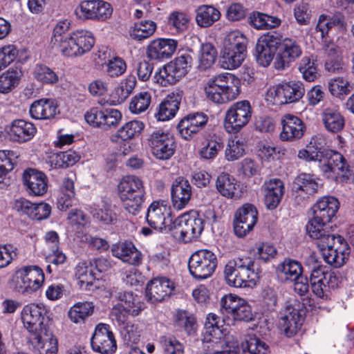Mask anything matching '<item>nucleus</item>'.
<instances>
[{"label":"nucleus","mask_w":354,"mask_h":354,"mask_svg":"<svg viewBox=\"0 0 354 354\" xmlns=\"http://www.w3.org/2000/svg\"><path fill=\"white\" fill-rule=\"evenodd\" d=\"M327 227L319 229L317 237L310 236L317 240V248L328 264L337 268L346 263L351 252V248L341 235L330 234Z\"/></svg>","instance_id":"f257e3e1"},{"label":"nucleus","mask_w":354,"mask_h":354,"mask_svg":"<svg viewBox=\"0 0 354 354\" xmlns=\"http://www.w3.org/2000/svg\"><path fill=\"white\" fill-rule=\"evenodd\" d=\"M227 283L235 288H253L260 279V272L254 268V261L250 257L230 260L224 268Z\"/></svg>","instance_id":"f03ea898"},{"label":"nucleus","mask_w":354,"mask_h":354,"mask_svg":"<svg viewBox=\"0 0 354 354\" xmlns=\"http://www.w3.org/2000/svg\"><path fill=\"white\" fill-rule=\"evenodd\" d=\"M169 232L174 237L178 234L180 242L189 243L198 240L204 230L205 220L201 217L198 212L191 210L182 214L174 220H170Z\"/></svg>","instance_id":"7ed1b4c3"},{"label":"nucleus","mask_w":354,"mask_h":354,"mask_svg":"<svg viewBox=\"0 0 354 354\" xmlns=\"http://www.w3.org/2000/svg\"><path fill=\"white\" fill-rule=\"evenodd\" d=\"M339 208V202L332 196L319 198L311 207L313 216L306 225V232L309 236L317 237L319 229L327 227L335 216Z\"/></svg>","instance_id":"20e7f679"},{"label":"nucleus","mask_w":354,"mask_h":354,"mask_svg":"<svg viewBox=\"0 0 354 354\" xmlns=\"http://www.w3.org/2000/svg\"><path fill=\"white\" fill-rule=\"evenodd\" d=\"M209 100L223 104L236 98L241 93V81L234 75L223 73L210 79L205 87Z\"/></svg>","instance_id":"39448f33"},{"label":"nucleus","mask_w":354,"mask_h":354,"mask_svg":"<svg viewBox=\"0 0 354 354\" xmlns=\"http://www.w3.org/2000/svg\"><path fill=\"white\" fill-rule=\"evenodd\" d=\"M118 189L125 209L130 214H136L145 201V190L142 180L136 176H124L118 185Z\"/></svg>","instance_id":"423d86ee"},{"label":"nucleus","mask_w":354,"mask_h":354,"mask_svg":"<svg viewBox=\"0 0 354 354\" xmlns=\"http://www.w3.org/2000/svg\"><path fill=\"white\" fill-rule=\"evenodd\" d=\"M192 63L190 52L178 51L173 60L155 73L156 82L162 86L175 84L189 72Z\"/></svg>","instance_id":"0eeeda50"},{"label":"nucleus","mask_w":354,"mask_h":354,"mask_svg":"<svg viewBox=\"0 0 354 354\" xmlns=\"http://www.w3.org/2000/svg\"><path fill=\"white\" fill-rule=\"evenodd\" d=\"M317 166L323 175L329 178L331 174L342 183H347L354 174L346 158L339 151L330 149L318 159Z\"/></svg>","instance_id":"6e6552de"},{"label":"nucleus","mask_w":354,"mask_h":354,"mask_svg":"<svg viewBox=\"0 0 354 354\" xmlns=\"http://www.w3.org/2000/svg\"><path fill=\"white\" fill-rule=\"evenodd\" d=\"M247 38L239 32H230L225 39L222 50L223 67L233 69L239 67L246 57Z\"/></svg>","instance_id":"1a4fd4ad"},{"label":"nucleus","mask_w":354,"mask_h":354,"mask_svg":"<svg viewBox=\"0 0 354 354\" xmlns=\"http://www.w3.org/2000/svg\"><path fill=\"white\" fill-rule=\"evenodd\" d=\"M218 265L216 255L209 250L194 252L189 259L188 269L196 279L202 280L211 277Z\"/></svg>","instance_id":"9d476101"},{"label":"nucleus","mask_w":354,"mask_h":354,"mask_svg":"<svg viewBox=\"0 0 354 354\" xmlns=\"http://www.w3.org/2000/svg\"><path fill=\"white\" fill-rule=\"evenodd\" d=\"M110 3L104 0H82L75 9V15L81 21H105L113 13Z\"/></svg>","instance_id":"9b49d317"},{"label":"nucleus","mask_w":354,"mask_h":354,"mask_svg":"<svg viewBox=\"0 0 354 354\" xmlns=\"http://www.w3.org/2000/svg\"><path fill=\"white\" fill-rule=\"evenodd\" d=\"M252 109L250 102L244 100L234 103L225 112L224 127L229 133H237L250 122Z\"/></svg>","instance_id":"f8f14e48"},{"label":"nucleus","mask_w":354,"mask_h":354,"mask_svg":"<svg viewBox=\"0 0 354 354\" xmlns=\"http://www.w3.org/2000/svg\"><path fill=\"white\" fill-rule=\"evenodd\" d=\"M169 202L167 200L153 201L148 207L146 220L149 225L154 230L164 228L169 232L170 220H174Z\"/></svg>","instance_id":"ddd939ff"},{"label":"nucleus","mask_w":354,"mask_h":354,"mask_svg":"<svg viewBox=\"0 0 354 354\" xmlns=\"http://www.w3.org/2000/svg\"><path fill=\"white\" fill-rule=\"evenodd\" d=\"M92 349L100 354H113L117 350L115 335L109 324L100 323L91 338Z\"/></svg>","instance_id":"4468645a"},{"label":"nucleus","mask_w":354,"mask_h":354,"mask_svg":"<svg viewBox=\"0 0 354 354\" xmlns=\"http://www.w3.org/2000/svg\"><path fill=\"white\" fill-rule=\"evenodd\" d=\"M175 289L174 283L166 277H154L147 283L145 295L151 304H158L168 299Z\"/></svg>","instance_id":"2eb2a0df"},{"label":"nucleus","mask_w":354,"mask_h":354,"mask_svg":"<svg viewBox=\"0 0 354 354\" xmlns=\"http://www.w3.org/2000/svg\"><path fill=\"white\" fill-rule=\"evenodd\" d=\"M301 54V48L295 39L282 37L279 53L274 62V67L278 71L284 70L290 67Z\"/></svg>","instance_id":"dca6fc26"},{"label":"nucleus","mask_w":354,"mask_h":354,"mask_svg":"<svg viewBox=\"0 0 354 354\" xmlns=\"http://www.w3.org/2000/svg\"><path fill=\"white\" fill-rule=\"evenodd\" d=\"M209 117L203 112H193L183 117L177 124L180 136L190 140L193 136L205 129Z\"/></svg>","instance_id":"f3484780"},{"label":"nucleus","mask_w":354,"mask_h":354,"mask_svg":"<svg viewBox=\"0 0 354 354\" xmlns=\"http://www.w3.org/2000/svg\"><path fill=\"white\" fill-rule=\"evenodd\" d=\"M22 180L29 195L41 196L47 192L48 179L44 172L28 167L24 171Z\"/></svg>","instance_id":"a211bd4d"},{"label":"nucleus","mask_w":354,"mask_h":354,"mask_svg":"<svg viewBox=\"0 0 354 354\" xmlns=\"http://www.w3.org/2000/svg\"><path fill=\"white\" fill-rule=\"evenodd\" d=\"M28 339L39 354L57 353L58 341L49 328H43L39 333L35 332L28 335Z\"/></svg>","instance_id":"6ab92c4d"},{"label":"nucleus","mask_w":354,"mask_h":354,"mask_svg":"<svg viewBox=\"0 0 354 354\" xmlns=\"http://www.w3.org/2000/svg\"><path fill=\"white\" fill-rule=\"evenodd\" d=\"M274 99L279 104L296 102L305 94V88L301 82H288L279 84L274 91Z\"/></svg>","instance_id":"aec40b11"},{"label":"nucleus","mask_w":354,"mask_h":354,"mask_svg":"<svg viewBox=\"0 0 354 354\" xmlns=\"http://www.w3.org/2000/svg\"><path fill=\"white\" fill-rule=\"evenodd\" d=\"M192 186L183 176L176 178L171 187V198L173 207L176 210L184 209L191 199Z\"/></svg>","instance_id":"412c9836"},{"label":"nucleus","mask_w":354,"mask_h":354,"mask_svg":"<svg viewBox=\"0 0 354 354\" xmlns=\"http://www.w3.org/2000/svg\"><path fill=\"white\" fill-rule=\"evenodd\" d=\"M15 208L17 212L26 214L29 218L39 221L47 219L51 214V206L48 203H32L24 198L15 201Z\"/></svg>","instance_id":"4be33fe9"},{"label":"nucleus","mask_w":354,"mask_h":354,"mask_svg":"<svg viewBox=\"0 0 354 354\" xmlns=\"http://www.w3.org/2000/svg\"><path fill=\"white\" fill-rule=\"evenodd\" d=\"M178 41L169 38H158L151 41L147 48V55L149 60L160 61L168 59L174 53Z\"/></svg>","instance_id":"5701e85b"},{"label":"nucleus","mask_w":354,"mask_h":354,"mask_svg":"<svg viewBox=\"0 0 354 354\" xmlns=\"http://www.w3.org/2000/svg\"><path fill=\"white\" fill-rule=\"evenodd\" d=\"M5 129L10 140L19 143L30 141L37 131V127L32 122L23 119L14 120L10 125L6 127Z\"/></svg>","instance_id":"b1692460"},{"label":"nucleus","mask_w":354,"mask_h":354,"mask_svg":"<svg viewBox=\"0 0 354 354\" xmlns=\"http://www.w3.org/2000/svg\"><path fill=\"white\" fill-rule=\"evenodd\" d=\"M55 99L41 98L35 100L30 106L29 113L35 120H47L54 119L59 113Z\"/></svg>","instance_id":"393cba45"},{"label":"nucleus","mask_w":354,"mask_h":354,"mask_svg":"<svg viewBox=\"0 0 354 354\" xmlns=\"http://www.w3.org/2000/svg\"><path fill=\"white\" fill-rule=\"evenodd\" d=\"M282 131L280 139L282 141H292L302 138L306 131V124L297 116L292 114H285L281 120Z\"/></svg>","instance_id":"a878e982"},{"label":"nucleus","mask_w":354,"mask_h":354,"mask_svg":"<svg viewBox=\"0 0 354 354\" xmlns=\"http://www.w3.org/2000/svg\"><path fill=\"white\" fill-rule=\"evenodd\" d=\"M183 91L179 88L169 93L159 104L155 117L158 121H166L173 118L178 111L183 96Z\"/></svg>","instance_id":"bb28decb"},{"label":"nucleus","mask_w":354,"mask_h":354,"mask_svg":"<svg viewBox=\"0 0 354 354\" xmlns=\"http://www.w3.org/2000/svg\"><path fill=\"white\" fill-rule=\"evenodd\" d=\"M111 253L113 256L130 265L139 266L142 263V254L131 241L113 244Z\"/></svg>","instance_id":"cd10ccee"},{"label":"nucleus","mask_w":354,"mask_h":354,"mask_svg":"<svg viewBox=\"0 0 354 354\" xmlns=\"http://www.w3.org/2000/svg\"><path fill=\"white\" fill-rule=\"evenodd\" d=\"M264 204L269 210L275 209L280 204L285 193L283 182L279 178H271L263 185Z\"/></svg>","instance_id":"c85d7f7f"},{"label":"nucleus","mask_w":354,"mask_h":354,"mask_svg":"<svg viewBox=\"0 0 354 354\" xmlns=\"http://www.w3.org/2000/svg\"><path fill=\"white\" fill-rule=\"evenodd\" d=\"M304 311H289L278 322V328L281 334L286 337H294L301 329L305 319Z\"/></svg>","instance_id":"c756f323"},{"label":"nucleus","mask_w":354,"mask_h":354,"mask_svg":"<svg viewBox=\"0 0 354 354\" xmlns=\"http://www.w3.org/2000/svg\"><path fill=\"white\" fill-rule=\"evenodd\" d=\"M329 149L326 140L322 136H315L312 137L309 144L306 146V149L299 151L298 158L308 162H317Z\"/></svg>","instance_id":"7c9ffc66"},{"label":"nucleus","mask_w":354,"mask_h":354,"mask_svg":"<svg viewBox=\"0 0 354 354\" xmlns=\"http://www.w3.org/2000/svg\"><path fill=\"white\" fill-rule=\"evenodd\" d=\"M13 277L15 279H24L23 280L32 281L33 284L28 285V288L31 291H37L41 286L44 281L43 270L38 266H24L16 270Z\"/></svg>","instance_id":"2f4dec72"},{"label":"nucleus","mask_w":354,"mask_h":354,"mask_svg":"<svg viewBox=\"0 0 354 354\" xmlns=\"http://www.w3.org/2000/svg\"><path fill=\"white\" fill-rule=\"evenodd\" d=\"M75 277L78 280L80 288L89 291L97 288L94 283L95 281L102 279V276H96L87 262L79 263L77 266Z\"/></svg>","instance_id":"473e14b6"},{"label":"nucleus","mask_w":354,"mask_h":354,"mask_svg":"<svg viewBox=\"0 0 354 354\" xmlns=\"http://www.w3.org/2000/svg\"><path fill=\"white\" fill-rule=\"evenodd\" d=\"M221 17L218 9L212 5H201L196 10V22L201 28H208Z\"/></svg>","instance_id":"72a5a7b5"},{"label":"nucleus","mask_w":354,"mask_h":354,"mask_svg":"<svg viewBox=\"0 0 354 354\" xmlns=\"http://www.w3.org/2000/svg\"><path fill=\"white\" fill-rule=\"evenodd\" d=\"M325 129L331 133H338L344 127L345 120L340 112L334 108H326L322 113Z\"/></svg>","instance_id":"f704fd0d"},{"label":"nucleus","mask_w":354,"mask_h":354,"mask_svg":"<svg viewBox=\"0 0 354 354\" xmlns=\"http://www.w3.org/2000/svg\"><path fill=\"white\" fill-rule=\"evenodd\" d=\"M248 24L256 29H270L279 26L281 20L277 17L270 16L259 11H253L248 17Z\"/></svg>","instance_id":"c9c22d12"},{"label":"nucleus","mask_w":354,"mask_h":354,"mask_svg":"<svg viewBox=\"0 0 354 354\" xmlns=\"http://www.w3.org/2000/svg\"><path fill=\"white\" fill-rule=\"evenodd\" d=\"M238 180L228 173L223 172L219 174L216 181L217 191L224 197L232 198L235 196V190L239 187Z\"/></svg>","instance_id":"e433bc0d"},{"label":"nucleus","mask_w":354,"mask_h":354,"mask_svg":"<svg viewBox=\"0 0 354 354\" xmlns=\"http://www.w3.org/2000/svg\"><path fill=\"white\" fill-rule=\"evenodd\" d=\"M21 318L24 327L29 333L28 335H31L35 332L39 333L41 329L48 328L44 324V317L41 311H21Z\"/></svg>","instance_id":"4c0bfd02"},{"label":"nucleus","mask_w":354,"mask_h":354,"mask_svg":"<svg viewBox=\"0 0 354 354\" xmlns=\"http://www.w3.org/2000/svg\"><path fill=\"white\" fill-rule=\"evenodd\" d=\"M76 43L77 56L80 57L89 52L93 47L95 39L93 33L86 30L73 31Z\"/></svg>","instance_id":"58836bf2"},{"label":"nucleus","mask_w":354,"mask_h":354,"mask_svg":"<svg viewBox=\"0 0 354 354\" xmlns=\"http://www.w3.org/2000/svg\"><path fill=\"white\" fill-rule=\"evenodd\" d=\"M33 77L43 85H54L58 83L59 76L54 69L45 64H36L33 72Z\"/></svg>","instance_id":"ea45409f"},{"label":"nucleus","mask_w":354,"mask_h":354,"mask_svg":"<svg viewBox=\"0 0 354 354\" xmlns=\"http://www.w3.org/2000/svg\"><path fill=\"white\" fill-rule=\"evenodd\" d=\"M217 50L214 45L210 42H206L201 45L198 56V69L206 71L212 67L217 58Z\"/></svg>","instance_id":"a19ab883"},{"label":"nucleus","mask_w":354,"mask_h":354,"mask_svg":"<svg viewBox=\"0 0 354 354\" xmlns=\"http://www.w3.org/2000/svg\"><path fill=\"white\" fill-rule=\"evenodd\" d=\"M282 41V35L277 31H270L261 35L257 39L256 46L257 49L265 50L266 48L270 52L279 53L280 44Z\"/></svg>","instance_id":"79ce46f5"},{"label":"nucleus","mask_w":354,"mask_h":354,"mask_svg":"<svg viewBox=\"0 0 354 354\" xmlns=\"http://www.w3.org/2000/svg\"><path fill=\"white\" fill-rule=\"evenodd\" d=\"M21 71L17 67L10 68L0 75V93H8L19 83Z\"/></svg>","instance_id":"37998d69"},{"label":"nucleus","mask_w":354,"mask_h":354,"mask_svg":"<svg viewBox=\"0 0 354 354\" xmlns=\"http://www.w3.org/2000/svg\"><path fill=\"white\" fill-rule=\"evenodd\" d=\"M80 158L78 152L68 149L55 153L51 162L56 169H66L73 166L80 160Z\"/></svg>","instance_id":"c03bdc74"},{"label":"nucleus","mask_w":354,"mask_h":354,"mask_svg":"<svg viewBox=\"0 0 354 354\" xmlns=\"http://www.w3.org/2000/svg\"><path fill=\"white\" fill-rule=\"evenodd\" d=\"M223 147L224 143L222 138L214 136L203 143V147L198 152L200 158L203 160L214 159Z\"/></svg>","instance_id":"a18cd8bd"},{"label":"nucleus","mask_w":354,"mask_h":354,"mask_svg":"<svg viewBox=\"0 0 354 354\" xmlns=\"http://www.w3.org/2000/svg\"><path fill=\"white\" fill-rule=\"evenodd\" d=\"M244 354H266L268 346L255 335H248L241 344Z\"/></svg>","instance_id":"49530a36"},{"label":"nucleus","mask_w":354,"mask_h":354,"mask_svg":"<svg viewBox=\"0 0 354 354\" xmlns=\"http://www.w3.org/2000/svg\"><path fill=\"white\" fill-rule=\"evenodd\" d=\"M277 272L283 273L286 279L292 281L303 274V267L299 261L286 258L277 266Z\"/></svg>","instance_id":"de8ad7c7"},{"label":"nucleus","mask_w":354,"mask_h":354,"mask_svg":"<svg viewBox=\"0 0 354 354\" xmlns=\"http://www.w3.org/2000/svg\"><path fill=\"white\" fill-rule=\"evenodd\" d=\"M145 128V124L138 120H133L126 122L117 132L118 138L122 140H131L138 137Z\"/></svg>","instance_id":"09e8293b"},{"label":"nucleus","mask_w":354,"mask_h":354,"mask_svg":"<svg viewBox=\"0 0 354 354\" xmlns=\"http://www.w3.org/2000/svg\"><path fill=\"white\" fill-rule=\"evenodd\" d=\"M297 191H302L308 195H313L318 189V183L313 178V175L302 173L298 175L293 183Z\"/></svg>","instance_id":"8fccbe9b"},{"label":"nucleus","mask_w":354,"mask_h":354,"mask_svg":"<svg viewBox=\"0 0 354 354\" xmlns=\"http://www.w3.org/2000/svg\"><path fill=\"white\" fill-rule=\"evenodd\" d=\"M159 344L164 354L185 353L183 344L174 335H161L159 337Z\"/></svg>","instance_id":"3c124183"},{"label":"nucleus","mask_w":354,"mask_h":354,"mask_svg":"<svg viewBox=\"0 0 354 354\" xmlns=\"http://www.w3.org/2000/svg\"><path fill=\"white\" fill-rule=\"evenodd\" d=\"M156 30V24L153 21L144 20L134 24L131 33L133 39L142 41L151 36Z\"/></svg>","instance_id":"603ef678"},{"label":"nucleus","mask_w":354,"mask_h":354,"mask_svg":"<svg viewBox=\"0 0 354 354\" xmlns=\"http://www.w3.org/2000/svg\"><path fill=\"white\" fill-rule=\"evenodd\" d=\"M60 52L62 55L67 57H77L76 43L75 41L73 32L64 37L62 39L51 46Z\"/></svg>","instance_id":"864d4df0"},{"label":"nucleus","mask_w":354,"mask_h":354,"mask_svg":"<svg viewBox=\"0 0 354 354\" xmlns=\"http://www.w3.org/2000/svg\"><path fill=\"white\" fill-rule=\"evenodd\" d=\"M258 215L259 213L256 206L252 203H246L236 209L234 218L250 223L251 226H255L258 221Z\"/></svg>","instance_id":"5fc2aeb1"},{"label":"nucleus","mask_w":354,"mask_h":354,"mask_svg":"<svg viewBox=\"0 0 354 354\" xmlns=\"http://www.w3.org/2000/svg\"><path fill=\"white\" fill-rule=\"evenodd\" d=\"M203 335V342L214 344H221L224 339L223 330L218 325L211 324V322H205Z\"/></svg>","instance_id":"6e6d98bb"},{"label":"nucleus","mask_w":354,"mask_h":354,"mask_svg":"<svg viewBox=\"0 0 354 354\" xmlns=\"http://www.w3.org/2000/svg\"><path fill=\"white\" fill-rule=\"evenodd\" d=\"M93 216L103 225L115 224L118 220L116 213L111 209V205L106 203L102 207L95 209Z\"/></svg>","instance_id":"4d7b16f0"},{"label":"nucleus","mask_w":354,"mask_h":354,"mask_svg":"<svg viewBox=\"0 0 354 354\" xmlns=\"http://www.w3.org/2000/svg\"><path fill=\"white\" fill-rule=\"evenodd\" d=\"M328 88L332 95L340 98L341 96L348 94L353 89V86L343 77H338L330 80L328 83Z\"/></svg>","instance_id":"13d9d810"},{"label":"nucleus","mask_w":354,"mask_h":354,"mask_svg":"<svg viewBox=\"0 0 354 354\" xmlns=\"http://www.w3.org/2000/svg\"><path fill=\"white\" fill-rule=\"evenodd\" d=\"M151 102V95L147 91L136 95L129 104V109L133 113L138 114L147 109Z\"/></svg>","instance_id":"bf43d9fd"},{"label":"nucleus","mask_w":354,"mask_h":354,"mask_svg":"<svg viewBox=\"0 0 354 354\" xmlns=\"http://www.w3.org/2000/svg\"><path fill=\"white\" fill-rule=\"evenodd\" d=\"M112 297H115L117 303L113 305L111 310H126L135 307V297L132 292H118L112 295Z\"/></svg>","instance_id":"052dcab7"},{"label":"nucleus","mask_w":354,"mask_h":354,"mask_svg":"<svg viewBox=\"0 0 354 354\" xmlns=\"http://www.w3.org/2000/svg\"><path fill=\"white\" fill-rule=\"evenodd\" d=\"M230 315L234 318L236 321H243L245 322H253L254 326L257 327L259 326L261 328L262 327L261 323L266 322V320L263 319L262 317V312L261 311H254V313L252 311H227Z\"/></svg>","instance_id":"680f3d73"},{"label":"nucleus","mask_w":354,"mask_h":354,"mask_svg":"<svg viewBox=\"0 0 354 354\" xmlns=\"http://www.w3.org/2000/svg\"><path fill=\"white\" fill-rule=\"evenodd\" d=\"M151 150L167 142L176 141L175 138L169 132H165L162 129L153 131L147 139Z\"/></svg>","instance_id":"e2e57ef3"},{"label":"nucleus","mask_w":354,"mask_h":354,"mask_svg":"<svg viewBox=\"0 0 354 354\" xmlns=\"http://www.w3.org/2000/svg\"><path fill=\"white\" fill-rule=\"evenodd\" d=\"M299 71L302 73L304 79L307 82H313L317 77V69L310 57H304L299 66Z\"/></svg>","instance_id":"0e129e2a"},{"label":"nucleus","mask_w":354,"mask_h":354,"mask_svg":"<svg viewBox=\"0 0 354 354\" xmlns=\"http://www.w3.org/2000/svg\"><path fill=\"white\" fill-rule=\"evenodd\" d=\"M111 311L109 315L112 321L122 328H127L132 324V319L139 315L140 311Z\"/></svg>","instance_id":"69168bd1"},{"label":"nucleus","mask_w":354,"mask_h":354,"mask_svg":"<svg viewBox=\"0 0 354 354\" xmlns=\"http://www.w3.org/2000/svg\"><path fill=\"white\" fill-rule=\"evenodd\" d=\"M275 123L272 117L261 115L254 117V129L260 133H271L274 131Z\"/></svg>","instance_id":"338daca9"},{"label":"nucleus","mask_w":354,"mask_h":354,"mask_svg":"<svg viewBox=\"0 0 354 354\" xmlns=\"http://www.w3.org/2000/svg\"><path fill=\"white\" fill-rule=\"evenodd\" d=\"M104 117L105 109L98 107H92L84 115L85 120L89 125L100 129H102Z\"/></svg>","instance_id":"774afa93"}]
</instances>
